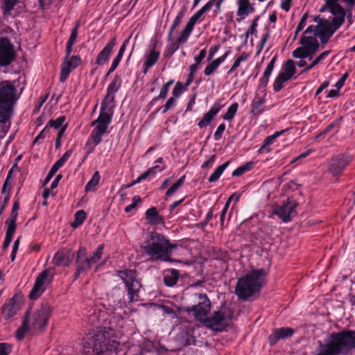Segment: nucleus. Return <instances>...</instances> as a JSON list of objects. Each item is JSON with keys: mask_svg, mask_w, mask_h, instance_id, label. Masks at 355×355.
Returning <instances> with one entry per match:
<instances>
[{"mask_svg": "<svg viewBox=\"0 0 355 355\" xmlns=\"http://www.w3.org/2000/svg\"><path fill=\"white\" fill-rule=\"evenodd\" d=\"M17 226L7 225V230L6 234V237L3 243V249L6 250L10 245L12 236L15 232Z\"/></svg>", "mask_w": 355, "mask_h": 355, "instance_id": "nucleus-38", "label": "nucleus"}, {"mask_svg": "<svg viewBox=\"0 0 355 355\" xmlns=\"http://www.w3.org/2000/svg\"><path fill=\"white\" fill-rule=\"evenodd\" d=\"M141 248L151 261H171L170 255L177 245L172 244L164 236L155 232L150 233Z\"/></svg>", "mask_w": 355, "mask_h": 355, "instance_id": "nucleus-3", "label": "nucleus"}, {"mask_svg": "<svg viewBox=\"0 0 355 355\" xmlns=\"http://www.w3.org/2000/svg\"><path fill=\"white\" fill-rule=\"evenodd\" d=\"M330 53V51H325L320 53L309 66H307L305 69L302 71V73H304L313 67L318 64L321 61H322Z\"/></svg>", "mask_w": 355, "mask_h": 355, "instance_id": "nucleus-43", "label": "nucleus"}, {"mask_svg": "<svg viewBox=\"0 0 355 355\" xmlns=\"http://www.w3.org/2000/svg\"><path fill=\"white\" fill-rule=\"evenodd\" d=\"M264 269L253 270L238 279L235 288L237 297L246 300L255 293L259 292L264 283Z\"/></svg>", "mask_w": 355, "mask_h": 355, "instance_id": "nucleus-4", "label": "nucleus"}, {"mask_svg": "<svg viewBox=\"0 0 355 355\" xmlns=\"http://www.w3.org/2000/svg\"><path fill=\"white\" fill-rule=\"evenodd\" d=\"M116 44V37H114L98 54L96 60V63L98 65H103L106 61H107Z\"/></svg>", "mask_w": 355, "mask_h": 355, "instance_id": "nucleus-24", "label": "nucleus"}, {"mask_svg": "<svg viewBox=\"0 0 355 355\" xmlns=\"http://www.w3.org/2000/svg\"><path fill=\"white\" fill-rule=\"evenodd\" d=\"M198 65L199 64H197V63L195 62L189 67V74L186 81V87H188L193 82L194 73L197 71Z\"/></svg>", "mask_w": 355, "mask_h": 355, "instance_id": "nucleus-55", "label": "nucleus"}, {"mask_svg": "<svg viewBox=\"0 0 355 355\" xmlns=\"http://www.w3.org/2000/svg\"><path fill=\"white\" fill-rule=\"evenodd\" d=\"M106 306L107 307L104 311L108 314V320H111L114 327H116V321L121 317V313L116 311L126 306V302L123 300V296L119 290H114L108 295ZM99 311L95 309L93 313ZM101 311H102L103 310Z\"/></svg>", "mask_w": 355, "mask_h": 355, "instance_id": "nucleus-7", "label": "nucleus"}, {"mask_svg": "<svg viewBox=\"0 0 355 355\" xmlns=\"http://www.w3.org/2000/svg\"><path fill=\"white\" fill-rule=\"evenodd\" d=\"M220 110L218 105H214V106L204 114L202 119L198 122V126L202 128L208 125L211 121L212 119L216 116Z\"/></svg>", "mask_w": 355, "mask_h": 355, "instance_id": "nucleus-30", "label": "nucleus"}, {"mask_svg": "<svg viewBox=\"0 0 355 355\" xmlns=\"http://www.w3.org/2000/svg\"><path fill=\"white\" fill-rule=\"evenodd\" d=\"M292 77L282 71L277 76L273 83V89L275 92L280 91L284 86V83L289 80Z\"/></svg>", "mask_w": 355, "mask_h": 355, "instance_id": "nucleus-35", "label": "nucleus"}, {"mask_svg": "<svg viewBox=\"0 0 355 355\" xmlns=\"http://www.w3.org/2000/svg\"><path fill=\"white\" fill-rule=\"evenodd\" d=\"M250 56V54L246 52H243L239 56H238L230 69L227 71V73H231L234 71L241 64L242 62L246 61Z\"/></svg>", "mask_w": 355, "mask_h": 355, "instance_id": "nucleus-42", "label": "nucleus"}, {"mask_svg": "<svg viewBox=\"0 0 355 355\" xmlns=\"http://www.w3.org/2000/svg\"><path fill=\"white\" fill-rule=\"evenodd\" d=\"M19 98L15 82L4 80L0 83V123H6L10 120Z\"/></svg>", "mask_w": 355, "mask_h": 355, "instance_id": "nucleus-5", "label": "nucleus"}, {"mask_svg": "<svg viewBox=\"0 0 355 355\" xmlns=\"http://www.w3.org/2000/svg\"><path fill=\"white\" fill-rule=\"evenodd\" d=\"M29 314V311H28L26 316L24 318V320L23 321L22 325L17 330L16 332V338L21 340L24 338L25 334L27 332L28 329V316Z\"/></svg>", "mask_w": 355, "mask_h": 355, "instance_id": "nucleus-39", "label": "nucleus"}, {"mask_svg": "<svg viewBox=\"0 0 355 355\" xmlns=\"http://www.w3.org/2000/svg\"><path fill=\"white\" fill-rule=\"evenodd\" d=\"M72 149L67 150L61 158H60L51 167L47 176L45 178L44 184H46L53 178L55 173L61 168L72 153Z\"/></svg>", "mask_w": 355, "mask_h": 355, "instance_id": "nucleus-26", "label": "nucleus"}, {"mask_svg": "<svg viewBox=\"0 0 355 355\" xmlns=\"http://www.w3.org/2000/svg\"><path fill=\"white\" fill-rule=\"evenodd\" d=\"M185 180V175H182L178 180L166 192L167 196H171L183 184Z\"/></svg>", "mask_w": 355, "mask_h": 355, "instance_id": "nucleus-49", "label": "nucleus"}, {"mask_svg": "<svg viewBox=\"0 0 355 355\" xmlns=\"http://www.w3.org/2000/svg\"><path fill=\"white\" fill-rule=\"evenodd\" d=\"M52 309L48 303L42 304L33 317L32 327L34 329H42L46 324Z\"/></svg>", "mask_w": 355, "mask_h": 355, "instance_id": "nucleus-17", "label": "nucleus"}, {"mask_svg": "<svg viewBox=\"0 0 355 355\" xmlns=\"http://www.w3.org/2000/svg\"><path fill=\"white\" fill-rule=\"evenodd\" d=\"M53 279V275L50 274L49 269L43 270L35 279L33 288L29 293L31 300L37 299L45 291L48 284Z\"/></svg>", "mask_w": 355, "mask_h": 355, "instance_id": "nucleus-11", "label": "nucleus"}, {"mask_svg": "<svg viewBox=\"0 0 355 355\" xmlns=\"http://www.w3.org/2000/svg\"><path fill=\"white\" fill-rule=\"evenodd\" d=\"M293 334L294 330L289 327L275 329L268 336L269 344L271 346L275 345L279 340L291 337Z\"/></svg>", "mask_w": 355, "mask_h": 355, "instance_id": "nucleus-22", "label": "nucleus"}, {"mask_svg": "<svg viewBox=\"0 0 355 355\" xmlns=\"http://www.w3.org/2000/svg\"><path fill=\"white\" fill-rule=\"evenodd\" d=\"M86 218V212L84 210H79L75 214V220L71 223V227L76 228L79 227Z\"/></svg>", "mask_w": 355, "mask_h": 355, "instance_id": "nucleus-46", "label": "nucleus"}, {"mask_svg": "<svg viewBox=\"0 0 355 355\" xmlns=\"http://www.w3.org/2000/svg\"><path fill=\"white\" fill-rule=\"evenodd\" d=\"M19 209V203L16 201L14 202L11 214L10 215L9 218L6 221V225H11L14 226H17L16 220L18 216V210Z\"/></svg>", "mask_w": 355, "mask_h": 355, "instance_id": "nucleus-40", "label": "nucleus"}, {"mask_svg": "<svg viewBox=\"0 0 355 355\" xmlns=\"http://www.w3.org/2000/svg\"><path fill=\"white\" fill-rule=\"evenodd\" d=\"M10 352V345L7 343H0V355H8Z\"/></svg>", "mask_w": 355, "mask_h": 355, "instance_id": "nucleus-63", "label": "nucleus"}, {"mask_svg": "<svg viewBox=\"0 0 355 355\" xmlns=\"http://www.w3.org/2000/svg\"><path fill=\"white\" fill-rule=\"evenodd\" d=\"M80 27V21H77L74 27L72 28L69 38L67 41L66 50H67V56L70 55L72 50L73 46L75 44L78 36V28Z\"/></svg>", "mask_w": 355, "mask_h": 355, "instance_id": "nucleus-33", "label": "nucleus"}, {"mask_svg": "<svg viewBox=\"0 0 355 355\" xmlns=\"http://www.w3.org/2000/svg\"><path fill=\"white\" fill-rule=\"evenodd\" d=\"M118 276L125 285L130 303L137 301L139 292L141 287L140 282L137 279V272L135 270H123L118 272Z\"/></svg>", "mask_w": 355, "mask_h": 355, "instance_id": "nucleus-8", "label": "nucleus"}, {"mask_svg": "<svg viewBox=\"0 0 355 355\" xmlns=\"http://www.w3.org/2000/svg\"><path fill=\"white\" fill-rule=\"evenodd\" d=\"M219 64L214 60H212L211 62L205 67L204 70V74L206 76L212 75L218 67Z\"/></svg>", "mask_w": 355, "mask_h": 355, "instance_id": "nucleus-53", "label": "nucleus"}, {"mask_svg": "<svg viewBox=\"0 0 355 355\" xmlns=\"http://www.w3.org/2000/svg\"><path fill=\"white\" fill-rule=\"evenodd\" d=\"M225 313L221 311H216L210 317L205 316V319L199 322L213 331H222L225 327Z\"/></svg>", "mask_w": 355, "mask_h": 355, "instance_id": "nucleus-16", "label": "nucleus"}, {"mask_svg": "<svg viewBox=\"0 0 355 355\" xmlns=\"http://www.w3.org/2000/svg\"><path fill=\"white\" fill-rule=\"evenodd\" d=\"M159 52L155 50V47L150 51L146 56V59L144 63V73H146L148 69L152 67L158 60Z\"/></svg>", "mask_w": 355, "mask_h": 355, "instance_id": "nucleus-32", "label": "nucleus"}, {"mask_svg": "<svg viewBox=\"0 0 355 355\" xmlns=\"http://www.w3.org/2000/svg\"><path fill=\"white\" fill-rule=\"evenodd\" d=\"M265 103L263 97H255L251 104V113L254 115H259L263 112L262 106Z\"/></svg>", "mask_w": 355, "mask_h": 355, "instance_id": "nucleus-36", "label": "nucleus"}, {"mask_svg": "<svg viewBox=\"0 0 355 355\" xmlns=\"http://www.w3.org/2000/svg\"><path fill=\"white\" fill-rule=\"evenodd\" d=\"M108 314L105 311L92 313L89 316V322L98 327L93 335L89 336L83 345L85 355H105L103 342H106V334H110L107 329L112 331L114 326L111 320H108Z\"/></svg>", "mask_w": 355, "mask_h": 355, "instance_id": "nucleus-1", "label": "nucleus"}, {"mask_svg": "<svg viewBox=\"0 0 355 355\" xmlns=\"http://www.w3.org/2000/svg\"><path fill=\"white\" fill-rule=\"evenodd\" d=\"M121 86V79L119 76L115 75L112 82L107 87V94L103 100V108L112 103L114 101V94Z\"/></svg>", "mask_w": 355, "mask_h": 355, "instance_id": "nucleus-20", "label": "nucleus"}, {"mask_svg": "<svg viewBox=\"0 0 355 355\" xmlns=\"http://www.w3.org/2000/svg\"><path fill=\"white\" fill-rule=\"evenodd\" d=\"M100 175H99V173L98 171H96L92 179L87 182V184H86L85 186V191L86 192H88L89 191H92L93 190L95 187L98 184L99 181H100Z\"/></svg>", "mask_w": 355, "mask_h": 355, "instance_id": "nucleus-44", "label": "nucleus"}, {"mask_svg": "<svg viewBox=\"0 0 355 355\" xmlns=\"http://www.w3.org/2000/svg\"><path fill=\"white\" fill-rule=\"evenodd\" d=\"M237 15L241 18L238 21L243 19L248 15L254 11V7L250 3V0H238Z\"/></svg>", "mask_w": 355, "mask_h": 355, "instance_id": "nucleus-27", "label": "nucleus"}, {"mask_svg": "<svg viewBox=\"0 0 355 355\" xmlns=\"http://www.w3.org/2000/svg\"><path fill=\"white\" fill-rule=\"evenodd\" d=\"M22 302V295L21 293H16L13 297L3 304L1 308V313L5 320H8L14 316L21 309Z\"/></svg>", "mask_w": 355, "mask_h": 355, "instance_id": "nucleus-13", "label": "nucleus"}, {"mask_svg": "<svg viewBox=\"0 0 355 355\" xmlns=\"http://www.w3.org/2000/svg\"><path fill=\"white\" fill-rule=\"evenodd\" d=\"M286 130H282L281 131H277V132H275L273 135H270V136H268L267 137L264 141H263V146H261V148H263L264 147H266V146H268L271 144H272L273 141L277 138L279 136H280L281 135H282L284 132H286Z\"/></svg>", "mask_w": 355, "mask_h": 355, "instance_id": "nucleus-52", "label": "nucleus"}, {"mask_svg": "<svg viewBox=\"0 0 355 355\" xmlns=\"http://www.w3.org/2000/svg\"><path fill=\"white\" fill-rule=\"evenodd\" d=\"M195 304L184 309L188 313H192L196 320L200 321L205 319L210 313L211 304L205 293H196L193 295Z\"/></svg>", "mask_w": 355, "mask_h": 355, "instance_id": "nucleus-9", "label": "nucleus"}, {"mask_svg": "<svg viewBox=\"0 0 355 355\" xmlns=\"http://www.w3.org/2000/svg\"><path fill=\"white\" fill-rule=\"evenodd\" d=\"M306 49V47L304 46L297 48L292 53L293 57L300 59L306 58L308 57H310V58H311L313 53H311V51H309V49Z\"/></svg>", "mask_w": 355, "mask_h": 355, "instance_id": "nucleus-41", "label": "nucleus"}, {"mask_svg": "<svg viewBox=\"0 0 355 355\" xmlns=\"http://www.w3.org/2000/svg\"><path fill=\"white\" fill-rule=\"evenodd\" d=\"M300 43L302 46L306 47L311 53H315L318 48L319 44L315 37L311 36H303L300 38Z\"/></svg>", "mask_w": 355, "mask_h": 355, "instance_id": "nucleus-29", "label": "nucleus"}, {"mask_svg": "<svg viewBox=\"0 0 355 355\" xmlns=\"http://www.w3.org/2000/svg\"><path fill=\"white\" fill-rule=\"evenodd\" d=\"M190 34V31H187L186 29L184 28V30L181 32L180 35L178 38V42L180 44L184 43L187 40Z\"/></svg>", "mask_w": 355, "mask_h": 355, "instance_id": "nucleus-62", "label": "nucleus"}, {"mask_svg": "<svg viewBox=\"0 0 355 355\" xmlns=\"http://www.w3.org/2000/svg\"><path fill=\"white\" fill-rule=\"evenodd\" d=\"M180 272L176 269H168L164 271L163 281L166 286L172 287L177 284Z\"/></svg>", "mask_w": 355, "mask_h": 355, "instance_id": "nucleus-28", "label": "nucleus"}, {"mask_svg": "<svg viewBox=\"0 0 355 355\" xmlns=\"http://www.w3.org/2000/svg\"><path fill=\"white\" fill-rule=\"evenodd\" d=\"M180 44H179L178 42L175 43V42H172L169 46L167 48V50L165 53V55L166 56H170L172 54L174 53L175 51H176L178 49H179V45Z\"/></svg>", "mask_w": 355, "mask_h": 355, "instance_id": "nucleus-61", "label": "nucleus"}, {"mask_svg": "<svg viewBox=\"0 0 355 355\" xmlns=\"http://www.w3.org/2000/svg\"><path fill=\"white\" fill-rule=\"evenodd\" d=\"M352 349H355V331H342L318 341L316 355L347 354Z\"/></svg>", "mask_w": 355, "mask_h": 355, "instance_id": "nucleus-2", "label": "nucleus"}, {"mask_svg": "<svg viewBox=\"0 0 355 355\" xmlns=\"http://www.w3.org/2000/svg\"><path fill=\"white\" fill-rule=\"evenodd\" d=\"M259 19V17H257L252 21L250 27L247 31L245 33V37H248L249 35H254L257 33V21Z\"/></svg>", "mask_w": 355, "mask_h": 355, "instance_id": "nucleus-60", "label": "nucleus"}, {"mask_svg": "<svg viewBox=\"0 0 355 355\" xmlns=\"http://www.w3.org/2000/svg\"><path fill=\"white\" fill-rule=\"evenodd\" d=\"M338 1L326 0L325 5L321 8V11H323L325 8L329 9L334 15L331 21L341 26L345 21V10L338 3Z\"/></svg>", "mask_w": 355, "mask_h": 355, "instance_id": "nucleus-18", "label": "nucleus"}, {"mask_svg": "<svg viewBox=\"0 0 355 355\" xmlns=\"http://www.w3.org/2000/svg\"><path fill=\"white\" fill-rule=\"evenodd\" d=\"M81 62L82 60L79 55L67 56V50H66L64 60L62 64L60 81L64 83L71 70L78 67Z\"/></svg>", "mask_w": 355, "mask_h": 355, "instance_id": "nucleus-19", "label": "nucleus"}, {"mask_svg": "<svg viewBox=\"0 0 355 355\" xmlns=\"http://www.w3.org/2000/svg\"><path fill=\"white\" fill-rule=\"evenodd\" d=\"M159 309L162 310L164 315H168L172 319L176 318L178 317L176 312L168 306L161 304L159 305Z\"/></svg>", "mask_w": 355, "mask_h": 355, "instance_id": "nucleus-54", "label": "nucleus"}, {"mask_svg": "<svg viewBox=\"0 0 355 355\" xmlns=\"http://www.w3.org/2000/svg\"><path fill=\"white\" fill-rule=\"evenodd\" d=\"M173 83V80H171L168 81L166 84H164V85L162 88L160 93L158 96L159 98L164 99L166 98L169 87Z\"/></svg>", "mask_w": 355, "mask_h": 355, "instance_id": "nucleus-59", "label": "nucleus"}, {"mask_svg": "<svg viewBox=\"0 0 355 355\" xmlns=\"http://www.w3.org/2000/svg\"><path fill=\"white\" fill-rule=\"evenodd\" d=\"M275 60H276V58L275 57L272 58V60H270V62H269V64H268L266 69H265V71L263 72V75L262 78L260 79V83H259L260 88L266 87V85L268 83L269 77L274 69Z\"/></svg>", "mask_w": 355, "mask_h": 355, "instance_id": "nucleus-34", "label": "nucleus"}, {"mask_svg": "<svg viewBox=\"0 0 355 355\" xmlns=\"http://www.w3.org/2000/svg\"><path fill=\"white\" fill-rule=\"evenodd\" d=\"M283 72L293 77L296 72V67L293 60H288L284 67Z\"/></svg>", "mask_w": 355, "mask_h": 355, "instance_id": "nucleus-45", "label": "nucleus"}, {"mask_svg": "<svg viewBox=\"0 0 355 355\" xmlns=\"http://www.w3.org/2000/svg\"><path fill=\"white\" fill-rule=\"evenodd\" d=\"M238 107H239V105L237 103H234L232 104L228 107L226 113L223 116V119L225 120H228V121L232 120L234 118V116L238 110Z\"/></svg>", "mask_w": 355, "mask_h": 355, "instance_id": "nucleus-48", "label": "nucleus"}, {"mask_svg": "<svg viewBox=\"0 0 355 355\" xmlns=\"http://www.w3.org/2000/svg\"><path fill=\"white\" fill-rule=\"evenodd\" d=\"M115 328L114 327L112 331L107 329L110 334H106V342H103V348L106 349L105 355H116L119 350V343L112 338L115 334Z\"/></svg>", "mask_w": 355, "mask_h": 355, "instance_id": "nucleus-21", "label": "nucleus"}, {"mask_svg": "<svg viewBox=\"0 0 355 355\" xmlns=\"http://www.w3.org/2000/svg\"><path fill=\"white\" fill-rule=\"evenodd\" d=\"M235 196V194H232L230 198L229 199L227 200V201L226 202L225 205V207H223L221 213H220V225L222 227H223V225H224V220H225V215H226V213H227V211L228 209V207H229V205H230V201L232 200V198Z\"/></svg>", "mask_w": 355, "mask_h": 355, "instance_id": "nucleus-58", "label": "nucleus"}, {"mask_svg": "<svg viewBox=\"0 0 355 355\" xmlns=\"http://www.w3.org/2000/svg\"><path fill=\"white\" fill-rule=\"evenodd\" d=\"M341 26L338 25L336 23L329 21L324 20L322 21L318 26L317 33L332 36L333 34Z\"/></svg>", "mask_w": 355, "mask_h": 355, "instance_id": "nucleus-25", "label": "nucleus"}, {"mask_svg": "<svg viewBox=\"0 0 355 355\" xmlns=\"http://www.w3.org/2000/svg\"><path fill=\"white\" fill-rule=\"evenodd\" d=\"M146 218L151 225H158L164 223V219L161 216L155 207H151L146 211Z\"/></svg>", "mask_w": 355, "mask_h": 355, "instance_id": "nucleus-31", "label": "nucleus"}, {"mask_svg": "<svg viewBox=\"0 0 355 355\" xmlns=\"http://www.w3.org/2000/svg\"><path fill=\"white\" fill-rule=\"evenodd\" d=\"M230 162L227 161L223 164L218 166L214 173L209 176L208 181L209 182H216L219 178L220 177L221 174L223 173L225 169L227 167V166L230 164Z\"/></svg>", "mask_w": 355, "mask_h": 355, "instance_id": "nucleus-37", "label": "nucleus"}, {"mask_svg": "<svg viewBox=\"0 0 355 355\" xmlns=\"http://www.w3.org/2000/svg\"><path fill=\"white\" fill-rule=\"evenodd\" d=\"M352 157L347 154L333 157L328 163V171L334 175H339L351 162Z\"/></svg>", "mask_w": 355, "mask_h": 355, "instance_id": "nucleus-15", "label": "nucleus"}, {"mask_svg": "<svg viewBox=\"0 0 355 355\" xmlns=\"http://www.w3.org/2000/svg\"><path fill=\"white\" fill-rule=\"evenodd\" d=\"M253 165L252 162H248L234 170L232 173L233 176H240L245 172L249 171Z\"/></svg>", "mask_w": 355, "mask_h": 355, "instance_id": "nucleus-51", "label": "nucleus"}, {"mask_svg": "<svg viewBox=\"0 0 355 355\" xmlns=\"http://www.w3.org/2000/svg\"><path fill=\"white\" fill-rule=\"evenodd\" d=\"M186 83L184 85L181 82H178L173 89V95L174 97H179L184 90H186Z\"/></svg>", "mask_w": 355, "mask_h": 355, "instance_id": "nucleus-57", "label": "nucleus"}, {"mask_svg": "<svg viewBox=\"0 0 355 355\" xmlns=\"http://www.w3.org/2000/svg\"><path fill=\"white\" fill-rule=\"evenodd\" d=\"M66 120V117L64 116H61L55 120H50L47 124L49 128H54L55 129H59L62 127V124Z\"/></svg>", "mask_w": 355, "mask_h": 355, "instance_id": "nucleus-50", "label": "nucleus"}, {"mask_svg": "<svg viewBox=\"0 0 355 355\" xmlns=\"http://www.w3.org/2000/svg\"><path fill=\"white\" fill-rule=\"evenodd\" d=\"M4 4L3 7V14L8 15L11 10H12L15 5L17 3V0H3Z\"/></svg>", "mask_w": 355, "mask_h": 355, "instance_id": "nucleus-56", "label": "nucleus"}, {"mask_svg": "<svg viewBox=\"0 0 355 355\" xmlns=\"http://www.w3.org/2000/svg\"><path fill=\"white\" fill-rule=\"evenodd\" d=\"M298 203L294 200L288 199L282 205L276 206L273 209V213L284 222L291 221L297 215L296 207Z\"/></svg>", "mask_w": 355, "mask_h": 355, "instance_id": "nucleus-14", "label": "nucleus"}, {"mask_svg": "<svg viewBox=\"0 0 355 355\" xmlns=\"http://www.w3.org/2000/svg\"><path fill=\"white\" fill-rule=\"evenodd\" d=\"M220 47V44H216V45L212 46L209 49V54H208V57H207V60L208 61L210 62V61H211L213 60L215 53L218 51Z\"/></svg>", "mask_w": 355, "mask_h": 355, "instance_id": "nucleus-64", "label": "nucleus"}, {"mask_svg": "<svg viewBox=\"0 0 355 355\" xmlns=\"http://www.w3.org/2000/svg\"><path fill=\"white\" fill-rule=\"evenodd\" d=\"M15 58V51L13 44L8 37H0V66L9 65Z\"/></svg>", "mask_w": 355, "mask_h": 355, "instance_id": "nucleus-12", "label": "nucleus"}, {"mask_svg": "<svg viewBox=\"0 0 355 355\" xmlns=\"http://www.w3.org/2000/svg\"><path fill=\"white\" fill-rule=\"evenodd\" d=\"M107 106L103 108V102L101 105V112L98 119L92 123L95 125V128L92 130L91 138L94 146L98 145L102 140L103 135L106 132L109 124L112 120V114L105 112Z\"/></svg>", "mask_w": 355, "mask_h": 355, "instance_id": "nucleus-10", "label": "nucleus"}, {"mask_svg": "<svg viewBox=\"0 0 355 355\" xmlns=\"http://www.w3.org/2000/svg\"><path fill=\"white\" fill-rule=\"evenodd\" d=\"M103 250V245H100L94 252L93 256L89 258L86 248L85 247L80 248L76 253L75 279H77L82 272L89 269L92 264L96 263L101 259Z\"/></svg>", "mask_w": 355, "mask_h": 355, "instance_id": "nucleus-6", "label": "nucleus"}, {"mask_svg": "<svg viewBox=\"0 0 355 355\" xmlns=\"http://www.w3.org/2000/svg\"><path fill=\"white\" fill-rule=\"evenodd\" d=\"M71 251L69 249L62 248L54 255L52 263L55 266H69L71 263Z\"/></svg>", "mask_w": 355, "mask_h": 355, "instance_id": "nucleus-23", "label": "nucleus"}, {"mask_svg": "<svg viewBox=\"0 0 355 355\" xmlns=\"http://www.w3.org/2000/svg\"><path fill=\"white\" fill-rule=\"evenodd\" d=\"M211 8V3L207 2L198 11H197L191 18L195 21H198L199 19Z\"/></svg>", "mask_w": 355, "mask_h": 355, "instance_id": "nucleus-47", "label": "nucleus"}]
</instances>
